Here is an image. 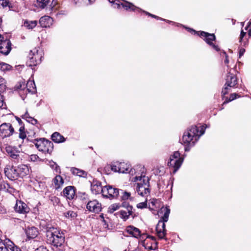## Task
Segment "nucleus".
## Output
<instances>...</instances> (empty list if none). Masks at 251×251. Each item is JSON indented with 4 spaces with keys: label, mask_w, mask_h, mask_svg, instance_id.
Returning <instances> with one entry per match:
<instances>
[{
    "label": "nucleus",
    "mask_w": 251,
    "mask_h": 251,
    "mask_svg": "<svg viewBox=\"0 0 251 251\" xmlns=\"http://www.w3.org/2000/svg\"><path fill=\"white\" fill-rule=\"evenodd\" d=\"M125 232L128 233L130 236L136 238H138L141 236L140 230L132 226H127L125 229Z\"/></svg>",
    "instance_id": "nucleus-20"
},
{
    "label": "nucleus",
    "mask_w": 251,
    "mask_h": 251,
    "mask_svg": "<svg viewBox=\"0 0 251 251\" xmlns=\"http://www.w3.org/2000/svg\"><path fill=\"white\" fill-rule=\"evenodd\" d=\"M140 12H144V13H146L147 15H149V16H151V17H152L153 18H156L157 19H159V20H162V21H167V22L169 23H173L172 21H168V20H166L163 19H162L161 18H159V17H157V16H155L154 15H152L151 14H150L149 12H146V11H144L143 10H142V11Z\"/></svg>",
    "instance_id": "nucleus-43"
},
{
    "label": "nucleus",
    "mask_w": 251,
    "mask_h": 251,
    "mask_svg": "<svg viewBox=\"0 0 251 251\" xmlns=\"http://www.w3.org/2000/svg\"><path fill=\"white\" fill-rule=\"evenodd\" d=\"M0 6H1L3 8L7 7L9 10H11L12 8V4L9 0H0Z\"/></svg>",
    "instance_id": "nucleus-38"
},
{
    "label": "nucleus",
    "mask_w": 251,
    "mask_h": 251,
    "mask_svg": "<svg viewBox=\"0 0 251 251\" xmlns=\"http://www.w3.org/2000/svg\"><path fill=\"white\" fill-rule=\"evenodd\" d=\"M14 132V129L10 123H3L0 126V136L2 138L9 137Z\"/></svg>",
    "instance_id": "nucleus-14"
},
{
    "label": "nucleus",
    "mask_w": 251,
    "mask_h": 251,
    "mask_svg": "<svg viewBox=\"0 0 251 251\" xmlns=\"http://www.w3.org/2000/svg\"><path fill=\"white\" fill-rule=\"evenodd\" d=\"M86 175H87V174L85 171H84L82 170H79V171H78L77 176H78L80 177H85L86 176Z\"/></svg>",
    "instance_id": "nucleus-49"
},
{
    "label": "nucleus",
    "mask_w": 251,
    "mask_h": 251,
    "mask_svg": "<svg viewBox=\"0 0 251 251\" xmlns=\"http://www.w3.org/2000/svg\"><path fill=\"white\" fill-rule=\"evenodd\" d=\"M53 182L55 189L60 188L64 183V180L60 175H56L53 179Z\"/></svg>",
    "instance_id": "nucleus-25"
},
{
    "label": "nucleus",
    "mask_w": 251,
    "mask_h": 251,
    "mask_svg": "<svg viewBox=\"0 0 251 251\" xmlns=\"http://www.w3.org/2000/svg\"><path fill=\"white\" fill-rule=\"evenodd\" d=\"M223 53L224 55H225L226 59L224 61L225 63L227 65V67L228 68V70L229 69V66L228 65V64L229 63V60L228 59V55L226 54V52L224 51H223Z\"/></svg>",
    "instance_id": "nucleus-50"
},
{
    "label": "nucleus",
    "mask_w": 251,
    "mask_h": 251,
    "mask_svg": "<svg viewBox=\"0 0 251 251\" xmlns=\"http://www.w3.org/2000/svg\"><path fill=\"white\" fill-rule=\"evenodd\" d=\"M120 207L119 204L118 203H114L111 204L108 208V212L110 213H112L114 211L118 210Z\"/></svg>",
    "instance_id": "nucleus-40"
},
{
    "label": "nucleus",
    "mask_w": 251,
    "mask_h": 251,
    "mask_svg": "<svg viewBox=\"0 0 251 251\" xmlns=\"http://www.w3.org/2000/svg\"><path fill=\"white\" fill-rule=\"evenodd\" d=\"M6 81L5 79L1 76H0V93L3 91L5 89Z\"/></svg>",
    "instance_id": "nucleus-42"
},
{
    "label": "nucleus",
    "mask_w": 251,
    "mask_h": 251,
    "mask_svg": "<svg viewBox=\"0 0 251 251\" xmlns=\"http://www.w3.org/2000/svg\"><path fill=\"white\" fill-rule=\"evenodd\" d=\"M37 21H25L24 22V26L28 29H33L34 27H35L37 25Z\"/></svg>",
    "instance_id": "nucleus-35"
},
{
    "label": "nucleus",
    "mask_w": 251,
    "mask_h": 251,
    "mask_svg": "<svg viewBox=\"0 0 251 251\" xmlns=\"http://www.w3.org/2000/svg\"><path fill=\"white\" fill-rule=\"evenodd\" d=\"M128 211L121 210L120 211V218L123 219L124 221H126L127 219H128L129 216L132 214L131 206H127Z\"/></svg>",
    "instance_id": "nucleus-29"
},
{
    "label": "nucleus",
    "mask_w": 251,
    "mask_h": 251,
    "mask_svg": "<svg viewBox=\"0 0 251 251\" xmlns=\"http://www.w3.org/2000/svg\"><path fill=\"white\" fill-rule=\"evenodd\" d=\"M6 151L11 160L15 163L21 162L23 160V153L16 147L8 146Z\"/></svg>",
    "instance_id": "nucleus-8"
},
{
    "label": "nucleus",
    "mask_w": 251,
    "mask_h": 251,
    "mask_svg": "<svg viewBox=\"0 0 251 251\" xmlns=\"http://www.w3.org/2000/svg\"><path fill=\"white\" fill-rule=\"evenodd\" d=\"M91 190L95 194H97L100 192L102 195H103V187H102L101 186L100 182H96L95 183L94 182L91 185Z\"/></svg>",
    "instance_id": "nucleus-24"
},
{
    "label": "nucleus",
    "mask_w": 251,
    "mask_h": 251,
    "mask_svg": "<svg viewBox=\"0 0 251 251\" xmlns=\"http://www.w3.org/2000/svg\"><path fill=\"white\" fill-rule=\"evenodd\" d=\"M147 199H146V201L144 202H142L138 203L137 204V207L138 208L143 209L147 207Z\"/></svg>",
    "instance_id": "nucleus-44"
},
{
    "label": "nucleus",
    "mask_w": 251,
    "mask_h": 251,
    "mask_svg": "<svg viewBox=\"0 0 251 251\" xmlns=\"http://www.w3.org/2000/svg\"><path fill=\"white\" fill-rule=\"evenodd\" d=\"M151 239L152 243L151 244V246H148L147 245L146 246V248H148L150 250H155L157 247V243L155 240V238L154 237L151 236H148L147 238L144 240V244L145 245L146 244L148 243V239Z\"/></svg>",
    "instance_id": "nucleus-27"
},
{
    "label": "nucleus",
    "mask_w": 251,
    "mask_h": 251,
    "mask_svg": "<svg viewBox=\"0 0 251 251\" xmlns=\"http://www.w3.org/2000/svg\"><path fill=\"white\" fill-rule=\"evenodd\" d=\"M33 143L36 148L40 151L50 153L53 150L52 143L44 138L36 139Z\"/></svg>",
    "instance_id": "nucleus-5"
},
{
    "label": "nucleus",
    "mask_w": 251,
    "mask_h": 251,
    "mask_svg": "<svg viewBox=\"0 0 251 251\" xmlns=\"http://www.w3.org/2000/svg\"><path fill=\"white\" fill-rule=\"evenodd\" d=\"M139 166L130 169V165L125 162H116L111 166V170L115 172L119 173H129L133 176V174Z\"/></svg>",
    "instance_id": "nucleus-4"
},
{
    "label": "nucleus",
    "mask_w": 251,
    "mask_h": 251,
    "mask_svg": "<svg viewBox=\"0 0 251 251\" xmlns=\"http://www.w3.org/2000/svg\"><path fill=\"white\" fill-rule=\"evenodd\" d=\"M109 0V2H110V3H113L114 4L115 3V4L116 5H117L118 8L120 7V4L118 3L117 2H116V0Z\"/></svg>",
    "instance_id": "nucleus-59"
},
{
    "label": "nucleus",
    "mask_w": 251,
    "mask_h": 251,
    "mask_svg": "<svg viewBox=\"0 0 251 251\" xmlns=\"http://www.w3.org/2000/svg\"><path fill=\"white\" fill-rule=\"evenodd\" d=\"M53 22L52 18L49 16H43L39 20V24L42 27H50L52 25Z\"/></svg>",
    "instance_id": "nucleus-21"
},
{
    "label": "nucleus",
    "mask_w": 251,
    "mask_h": 251,
    "mask_svg": "<svg viewBox=\"0 0 251 251\" xmlns=\"http://www.w3.org/2000/svg\"><path fill=\"white\" fill-rule=\"evenodd\" d=\"M120 194V190L113 187L111 186L108 185L103 187V197L107 198L114 199L117 198Z\"/></svg>",
    "instance_id": "nucleus-12"
},
{
    "label": "nucleus",
    "mask_w": 251,
    "mask_h": 251,
    "mask_svg": "<svg viewBox=\"0 0 251 251\" xmlns=\"http://www.w3.org/2000/svg\"><path fill=\"white\" fill-rule=\"evenodd\" d=\"M26 233L29 238H34L37 236L38 231L37 228L32 226L26 230Z\"/></svg>",
    "instance_id": "nucleus-26"
},
{
    "label": "nucleus",
    "mask_w": 251,
    "mask_h": 251,
    "mask_svg": "<svg viewBox=\"0 0 251 251\" xmlns=\"http://www.w3.org/2000/svg\"><path fill=\"white\" fill-rule=\"evenodd\" d=\"M245 52V50L244 49L241 48L240 49L239 51V56L240 58L244 54Z\"/></svg>",
    "instance_id": "nucleus-57"
},
{
    "label": "nucleus",
    "mask_w": 251,
    "mask_h": 251,
    "mask_svg": "<svg viewBox=\"0 0 251 251\" xmlns=\"http://www.w3.org/2000/svg\"><path fill=\"white\" fill-rule=\"evenodd\" d=\"M35 251H49L48 250L43 246H41L37 248Z\"/></svg>",
    "instance_id": "nucleus-54"
},
{
    "label": "nucleus",
    "mask_w": 251,
    "mask_h": 251,
    "mask_svg": "<svg viewBox=\"0 0 251 251\" xmlns=\"http://www.w3.org/2000/svg\"><path fill=\"white\" fill-rule=\"evenodd\" d=\"M63 193L67 199L73 200L75 196V188L72 186H67L64 189Z\"/></svg>",
    "instance_id": "nucleus-19"
},
{
    "label": "nucleus",
    "mask_w": 251,
    "mask_h": 251,
    "mask_svg": "<svg viewBox=\"0 0 251 251\" xmlns=\"http://www.w3.org/2000/svg\"><path fill=\"white\" fill-rule=\"evenodd\" d=\"M51 201H53V202H55L56 203H58L59 202V199L56 197H53L51 198Z\"/></svg>",
    "instance_id": "nucleus-58"
},
{
    "label": "nucleus",
    "mask_w": 251,
    "mask_h": 251,
    "mask_svg": "<svg viewBox=\"0 0 251 251\" xmlns=\"http://www.w3.org/2000/svg\"><path fill=\"white\" fill-rule=\"evenodd\" d=\"M149 208L151 210H155L159 207L158 201L156 199H153L151 200L149 202Z\"/></svg>",
    "instance_id": "nucleus-33"
},
{
    "label": "nucleus",
    "mask_w": 251,
    "mask_h": 251,
    "mask_svg": "<svg viewBox=\"0 0 251 251\" xmlns=\"http://www.w3.org/2000/svg\"><path fill=\"white\" fill-rule=\"evenodd\" d=\"M19 177H23L29 174V168L26 165L20 164L17 166Z\"/></svg>",
    "instance_id": "nucleus-22"
},
{
    "label": "nucleus",
    "mask_w": 251,
    "mask_h": 251,
    "mask_svg": "<svg viewBox=\"0 0 251 251\" xmlns=\"http://www.w3.org/2000/svg\"><path fill=\"white\" fill-rule=\"evenodd\" d=\"M237 96H238V95L237 94H236V93L231 94L230 95V96L229 100H227V101H224L223 104L226 103H227L229 101H232V100L236 99Z\"/></svg>",
    "instance_id": "nucleus-47"
},
{
    "label": "nucleus",
    "mask_w": 251,
    "mask_h": 251,
    "mask_svg": "<svg viewBox=\"0 0 251 251\" xmlns=\"http://www.w3.org/2000/svg\"><path fill=\"white\" fill-rule=\"evenodd\" d=\"M26 91L31 93H34L36 92L35 84L33 81H28L26 83Z\"/></svg>",
    "instance_id": "nucleus-32"
},
{
    "label": "nucleus",
    "mask_w": 251,
    "mask_h": 251,
    "mask_svg": "<svg viewBox=\"0 0 251 251\" xmlns=\"http://www.w3.org/2000/svg\"><path fill=\"white\" fill-rule=\"evenodd\" d=\"M24 127L23 126H21L19 128L20 133L22 132H24Z\"/></svg>",
    "instance_id": "nucleus-60"
},
{
    "label": "nucleus",
    "mask_w": 251,
    "mask_h": 251,
    "mask_svg": "<svg viewBox=\"0 0 251 251\" xmlns=\"http://www.w3.org/2000/svg\"><path fill=\"white\" fill-rule=\"evenodd\" d=\"M7 247L11 251H21V250L18 246H16L12 242L8 240Z\"/></svg>",
    "instance_id": "nucleus-37"
},
{
    "label": "nucleus",
    "mask_w": 251,
    "mask_h": 251,
    "mask_svg": "<svg viewBox=\"0 0 251 251\" xmlns=\"http://www.w3.org/2000/svg\"><path fill=\"white\" fill-rule=\"evenodd\" d=\"M11 50V43L9 40H2L0 43V53L7 55Z\"/></svg>",
    "instance_id": "nucleus-18"
},
{
    "label": "nucleus",
    "mask_w": 251,
    "mask_h": 251,
    "mask_svg": "<svg viewBox=\"0 0 251 251\" xmlns=\"http://www.w3.org/2000/svg\"><path fill=\"white\" fill-rule=\"evenodd\" d=\"M79 169H78L77 168H72L71 169V171L73 175H76V176L77 175L78 171H79Z\"/></svg>",
    "instance_id": "nucleus-51"
},
{
    "label": "nucleus",
    "mask_w": 251,
    "mask_h": 251,
    "mask_svg": "<svg viewBox=\"0 0 251 251\" xmlns=\"http://www.w3.org/2000/svg\"><path fill=\"white\" fill-rule=\"evenodd\" d=\"M22 118L23 119L25 120L27 122L31 123L33 125H35L37 123V120L34 118L29 116L27 111L22 116Z\"/></svg>",
    "instance_id": "nucleus-30"
},
{
    "label": "nucleus",
    "mask_w": 251,
    "mask_h": 251,
    "mask_svg": "<svg viewBox=\"0 0 251 251\" xmlns=\"http://www.w3.org/2000/svg\"><path fill=\"white\" fill-rule=\"evenodd\" d=\"M12 68V66L9 64L0 61V70L1 71H8L11 70Z\"/></svg>",
    "instance_id": "nucleus-36"
},
{
    "label": "nucleus",
    "mask_w": 251,
    "mask_h": 251,
    "mask_svg": "<svg viewBox=\"0 0 251 251\" xmlns=\"http://www.w3.org/2000/svg\"><path fill=\"white\" fill-rule=\"evenodd\" d=\"M17 121L18 122V123H19V124H21L22 122V120L19 118H16Z\"/></svg>",
    "instance_id": "nucleus-61"
},
{
    "label": "nucleus",
    "mask_w": 251,
    "mask_h": 251,
    "mask_svg": "<svg viewBox=\"0 0 251 251\" xmlns=\"http://www.w3.org/2000/svg\"><path fill=\"white\" fill-rule=\"evenodd\" d=\"M144 180V184H141V183H137L136 191L138 194L143 197H146L150 195V179L149 177H145Z\"/></svg>",
    "instance_id": "nucleus-11"
},
{
    "label": "nucleus",
    "mask_w": 251,
    "mask_h": 251,
    "mask_svg": "<svg viewBox=\"0 0 251 251\" xmlns=\"http://www.w3.org/2000/svg\"><path fill=\"white\" fill-rule=\"evenodd\" d=\"M162 213L163 215L161 216V220L159 221L156 226L157 235L160 239H164L166 234L165 222H167L168 220L170 209L167 207L162 206L158 211V214Z\"/></svg>",
    "instance_id": "nucleus-2"
},
{
    "label": "nucleus",
    "mask_w": 251,
    "mask_h": 251,
    "mask_svg": "<svg viewBox=\"0 0 251 251\" xmlns=\"http://www.w3.org/2000/svg\"><path fill=\"white\" fill-rule=\"evenodd\" d=\"M39 159V156L36 154H32L30 156V160L31 161L35 162Z\"/></svg>",
    "instance_id": "nucleus-48"
},
{
    "label": "nucleus",
    "mask_w": 251,
    "mask_h": 251,
    "mask_svg": "<svg viewBox=\"0 0 251 251\" xmlns=\"http://www.w3.org/2000/svg\"><path fill=\"white\" fill-rule=\"evenodd\" d=\"M6 104L4 102L3 100L0 99V110L1 109H5L6 108Z\"/></svg>",
    "instance_id": "nucleus-52"
},
{
    "label": "nucleus",
    "mask_w": 251,
    "mask_h": 251,
    "mask_svg": "<svg viewBox=\"0 0 251 251\" xmlns=\"http://www.w3.org/2000/svg\"><path fill=\"white\" fill-rule=\"evenodd\" d=\"M86 208L89 211L94 213H99L102 209L101 203L96 200L89 201L87 203Z\"/></svg>",
    "instance_id": "nucleus-16"
},
{
    "label": "nucleus",
    "mask_w": 251,
    "mask_h": 251,
    "mask_svg": "<svg viewBox=\"0 0 251 251\" xmlns=\"http://www.w3.org/2000/svg\"><path fill=\"white\" fill-rule=\"evenodd\" d=\"M120 193L122 194L121 200L123 201L128 200L130 201H133V197L131 196V194L129 192L125 191L123 190H120Z\"/></svg>",
    "instance_id": "nucleus-31"
},
{
    "label": "nucleus",
    "mask_w": 251,
    "mask_h": 251,
    "mask_svg": "<svg viewBox=\"0 0 251 251\" xmlns=\"http://www.w3.org/2000/svg\"><path fill=\"white\" fill-rule=\"evenodd\" d=\"M198 132L199 129L197 126H191L186 132L184 133L182 139L183 143L189 144L191 146H194L195 143L199 140Z\"/></svg>",
    "instance_id": "nucleus-3"
},
{
    "label": "nucleus",
    "mask_w": 251,
    "mask_h": 251,
    "mask_svg": "<svg viewBox=\"0 0 251 251\" xmlns=\"http://www.w3.org/2000/svg\"><path fill=\"white\" fill-rule=\"evenodd\" d=\"M248 35L249 37H251V29H250L248 31Z\"/></svg>",
    "instance_id": "nucleus-64"
},
{
    "label": "nucleus",
    "mask_w": 251,
    "mask_h": 251,
    "mask_svg": "<svg viewBox=\"0 0 251 251\" xmlns=\"http://www.w3.org/2000/svg\"><path fill=\"white\" fill-rule=\"evenodd\" d=\"M17 166L7 165L4 168V174L10 180H16L19 177Z\"/></svg>",
    "instance_id": "nucleus-13"
},
{
    "label": "nucleus",
    "mask_w": 251,
    "mask_h": 251,
    "mask_svg": "<svg viewBox=\"0 0 251 251\" xmlns=\"http://www.w3.org/2000/svg\"><path fill=\"white\" fill-rule=\"evenodd\" d=\"M206 127V126L204 125H203L201 126V129L200 130H199V132L198 133V136H199V138L204 133Z\"/></svg>",
    "instance_id": "nucleus-46"
},
{
    "label": "nucleus",
    "mask_w": 251,
    "mask_h": 251,
    "mask_svg": "<svg viewBox=\"0 0 251 251\" xmlns=\"http://www.w3.org/2000/svg\"><path fill=\"white\" fill-rule=\"evenodd\" d=\"M145 177H149L146 176L144 168L142 166H139L133 174V176L130 177V180L131 182H137V183H141V184H144Z\"/></svg>",
    "instance_id": "nucleus-9"
},
{
    "label": "nucleus",
    "mask_w": 251,
    "mask_h": 251,
    "mask_svg": "<svg viewBox=\"0 0 251 251\" xmlns=\"http://www.w3.org/2000/svg\"><path fill=\"white\" fill-rule=\"evenodd\" d=\"M64 215L66 218H74L77 216L76 213L75 212H74L73 211H71V210H69L66 212H65L64 213Z\"/></svg>",
    "instance_id": "nucleus-41"
},
{
    "label": "nucleus",
    "mask_w": 251,
    "mask_h": 251,
    "mask_svg": "<svg viewBox=\"0 0 251 251\" xmlns=\"http://www.w3.org/2000/svg\"><path fill=\"white\" fill-rule=\"evenodd\" d=\"M47 242L56 248L61 247L65 242V236L62 232L51 225L46 227Z\"/></svg>",
    "instance_id": "nucleus-1"
},
{
    "label": "nucleus",
    "mask_w": 251,
    "mask_h": 251,
    "mask_svg": "<svg viewBox=\"0 0 251 251\" xmlns=\"http://www.w3.org/2000/svg\"><path fill=\"white\" fill-rule=\"evenodd\" d=\"M0 251H9L7 246H6L2 241H0Z\"/></svg>",
    "instance_id": "nucleus-45"
},
{
    "label": "nucleus",
    "mask_w": 251,
    "mask_h": 251,
    "mask_svg": "<svg viewBox=\"0 0 251 251\" xmlns=\"http://www.w3.org/2000/svg\"><path fill=\"white\" fill-rule=\"evenodd\" d=\"M226 82L225 87L222 91V94L223 96L226 95L228 93V87H234L237 84L238 79L235 75L231 74L230 71L227 73L226 78Z\"/></svg>",
    "instance_id": "nucleus-10"
},
{
    "label": "nucleus",
    "mask_w": 251,
    "mask_h": 251,
    "mask_svg": "<svg viewBox=\"0 0 251 251\" xmlns=\"http://www.w3.org/2000/svg\"><path fill=\"white\" fill-rule=\"evenodd\" d=\"M246 33L244 32L243 30L241 31V34L240 36V42H241L243 37L245 36Z\"/></svg>",
    "instance_id": "nucleus-56"
},
{
    "label": "nucleus",
    "mask_w": 251,
    "mask_h": 251,
    "mask_svg": "<svg viewBox=\"0 0 251 251\" xmlns=\"http://www.w3.org/2000/svg\"><path fill=\"white\" fill-rule=\"evenodd\" d=\"M17 89H23L24 88H23L22 85L21 84H20V86H18L17 87Z\"/></svg>",
    "instance_id": "nucleus-62"
},
{
    "label": "nucleus",
    "mask_w": 251,
    "mask_h": 251,
    "mask_svg": "<svg viewBox=\"0 0 251 251\" xmlns=\"http://www.w3.org/2000/svg\"><path fill=\"white\" fill-rule=\"evenodd\" d=\"M49 165L50 167L53 169L56 173L60 174L61 169L60 167L56 164V162L53 161H49Z\"/></svg>",
    "instance_id": "nucleus-34"
},
{
    "label": "nucleus",
    "mask_w": 251,
    "mask_h": 251,
    "mask_svg": "<svg viewBox=\"0 0 251 251\" xmlns=\"http://www.w3.org/2000/svg\"><path fill=\"white\" fill-rule=\"evenodd\" d=\"M79 197H80L81 199L82 200H86L88 199V196L85 193H80Z\"/></svg>",
    "instance_id": "nucleus-53"
},
{
    "label": "nucleus",
    "mask_w": 251,
    "mask_h": 251,
    "mask_svg": "<svg viewBox=\"0 0 251 251\" xmlns=\"http://www.w3.org/2000/svg\"><path fill=\"white\" fill-rule=\"evenodd\" d=\"M183 161V158L180 156L178 151H175L173 154L170 156L168 165L170 167L174 168V173H176L181 166Z\"/></svg>",
    "instance_id": "nucleus-7"
},
{
    "label": "nucleus",
    "mask_w": 251,
    "mask_h": 251,
    "mask_svg": "<svg viewBox=\"0 0 251 251\" xmlns=\"http://www.w3.org/2000/svg\"><path fill=\"white\" fill-rule=\"evenodd\" d=\"M100 218L102 219V220H103L104 219V215L103 214H101L100 215Z\"/></svg>",
    "instance_id": "nucleus-63"
},
{
    "label": "nucleus",
    "mask_w": 251,
    "mask_h": 251,
    "mask_svg": "<svg viewBox=\"0 0 251 251\" xmlns=\"http://www.w3.org/2000/svg\"><path fill=\"white\" fill-rule=\"evenodd\" d=\"M19 137L22 139H24L26 137V134L25 132H22L19 133Z\"/></svg>",
    "instance_id": "nucleus-55"
},
{
    "label": "nucleus",
    "mask_w": 251,
    "mask_h": 251,
    "mask_svg": "<svg viewBox=\"0 0 251 251\" xmlns=\"http://www.w3.org/2000/svg\"><path fill=\"white\" fill-rule=\"evenodd\" d=\"M49 0H36L37 6L41 8H44L48 4Z\"/></svg>",
    "instance_id": "nucleus-39"
},
{
    "label": "nucleus",
    "mask_w": 251,
    "mask_h": 251,
    "mask_svg": "<svg viewBox=\"0 0 251 251\" xmlns=\"http://www.w3.org/2000/svg\"><path fill=\"white\" fill-rule=\"evenodd\" d=\"M200 36L203 38L205 42L210 46H212L214 49L217 51L220 50L218 46L213 44L211 41L215 40V36L214 34H210L204 31H201Z\"/></svg>",
    "instance_id": "nucleus-15"
},
{
    "label": "nucleus",
    "mask_w": 251,
    "mask_h": 251,
    "mask_svg": "<svg viewBox=\"0 0 251 251\" xmlns=\"http://www.w3.org/2000/svg\"><path fill=\"white\" fill-rule=\"evenodd\" d=\"M14 208L16 212L20 214H26L30 210L27 205L22 201H17Z\"/></svg>",
    "instance_id": "nucleus-17"
},
{
    "label": "nucleus",
    "mask_w": 251,
    "mask_h": 251,
    "mask_svg": "<svg viewBox=\"0 0 251 251\" xmlns=\"http://www.w3.org/2000/svg\"><path fill=\"white\" fill-rule=\"evenodd\" d=\"M126 10H131L135 12H140L142 9L140 8L136 7L133 5L132 3L128 1H125V3H122L120 4Z\"/></svg>",
    "instance_id": "nucleus-23"
},
{
    "label": "nucleus",
    "mask_w": 251,
    "mask_h": 251,
    "mask_svg": "<svg viewBox=\"0 0 251 251\" xmlns=\"http://www.w3.org/2000/svg\"><path fill=\"white\" fill-rule=\"evenodd\" d=\"M51 139L53 141L59 143L65 141L64 137L59 133L55 132L51 135Z\"/></svg>",
    "instance_id": "nucleus-28"
},
{
    "label": "nucleus",
    "mask_w": 251,
    "mask_h": 251,
    "mask_svg": "<svg viewBox=\"0 0 251 251\" xmlns=\"http://www.w3.org/2000/svg\"><path fill=\"white\" fill-rule=\"evenodd\" d=\"M43 55V50L39 47L34 48L30 50L28 55L29 65L36 66L40 63Z\"/></svg>",
    "instance_id": "nucleus-6"
}]
</instances>
